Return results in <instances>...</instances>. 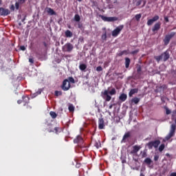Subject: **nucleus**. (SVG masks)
<instances>
[{
  "mask_svg": "<svg viewBox=\"0 0 176 176\" xmlns=\"http://www.w3.org/2000/svg\"><path fill=\"white\" fill-rule=\"evenodd\" d=\"M165 145L164 144H162L159 147L160 152H163L164 151Z\"/></svg>",
  "mask_w": 176,
  "mask_h": 176,
  "instance_id": "32",
  "label": "nucleus"
},
{
  "mask_svg": "<svg viewBox=\"0 0 176 176\" xmlns=\"http://www.w3.org/2000/svg\"><path fill=\"white\" fill-rule=\"evenodd\" d=\"M141 14H138L135 15V19L137 21H140V19H141Z\"/></svg>",
  "mask_w": 176,
  "mask_h": 176,
  "instance_id": "34",
  "label": "nucleus"
},
{
  "mask_svg": "<svg viewBox=\"0 0 176 176\" xmlns=\"http://www.w3.org/2000/svg\"><path fill=\"white\" fill-rule=\"evenodd\" d=\"M119 100L122 101V102L126 101V100H127V95L126 94H122L119 97Z\"/></svg>",
  "mask_w": 176,
  "mask_h": 176,
  "instance_id": "21",
  "label": "nucleus"
},
{
  "mask_svg": "<svg viewBox=\"0 0 176 176\" xmlns=\"http://www.w3.org/2000/svg\"><path fill=\"white\" fill-rule=\"evenodd\" d=\"M68 109H69V112H74V111H75V107H74V104H70L69 105Z\"/></svg>",
  "mask_w": 176,
  "mask_h": 176,
  "instance_id": "28",
  "label": "nucleus"
},
{
  "mask_svg": "<svg viewBox=\"0 0 176 176\" xmlns=\"http://www.w3.org/2000/svg\"><path fill=\"white\" fill-rule=\"evenodd\" d=\"M47 10V12L48 13V14H50L51 16H54L56 15V12H54V9H52L50 8H47L46 9Z\"/></svg>",
  "mask_w": 176,
  "mask_h": 176,
  "instance_id": "20",
  "label": "nucleus"
},
{
  "mask_svg": "<svg viewBox=\"0 0 176 176\" xmlns=\"http://www.w3.org/2000/svg\"><path fill=\"white\" fill-rule=\"evenodd\" d=\"M86 68H87V65H86L85 64H80L79 65V69H80V71H85Z\"/></svg>",
  "mask_w": 176,
  "mask_h": 176,
  "instance_id": "25",
  "label": "nucleus"
},
{
  "mask_svg": "<svg viewBox=\"0 0 176 176\" xmlns=\"http://www.w3.org/2000/svg\"><path fill=\"white\" fill-rule=\"evenodd\" d=\"M154 58L158 63H160L161 60L166 63V61H167V60L170 58V53H168V51H166L163 52L161 55L155 56Z\"/></svg>",
  "mask_w": 176,
  "mask_h": 176,
  "instance_id": "2",
  "label": "nucleus"
},
{
  "mask_svg": "<svg viewBox=\"0 0 176 176\" xmlns=\"http://www.w3.org/2000/svg\"><path fill=\"white\" fill-rule=\"evenodd\" d=\"M19 25H21V23H19Z\"/></svg>",
  "mask_w": 176,
  "mask_h": 176,
  "instance_id": "64",
  "label": "nucleus"
},
{
  "mask_svg": "<svg viewBox=\"0 0 176 176\" xmlns=\"http://www.w3.org/2000/svg\"><path fill=\"white\" fill-rule=\"evenodd\" d=\"M94 146H96V148H97V149H98L99 148L101 147V143L100 142H96L95 144H94Z\"/></svg>",
  "mask_w": 176,
  "mask_h": 176,
  "instance_id": "37",
  "label": "nucleus"
},
{
  "mask_svg": "<svg viewBox=\"0 0 176 176\" xmlns=\"http://www.w3.org/2000/svg\"><path fill=\"white\" fill-rule=\"evenodd\" d=\"M28 109H32V107L31 106H27Z\"/></svg>",
  "mask_w": 176,
  "mask_h": 176,
  "instance_id": "56",
  "label": "nucleus"
},
{
  "mask_svg": "<svg viewBox=\"0 0 176 176\" xmlns=\"http://www.w3.org/2000/svg\"><path fill=\"white\" fill-rule=\"evenodd\" d=\"M123 54H127V50L121 51L118 54V56H119V57H121V56H123Z\"/></svg>",
  "mask_w": 176,
  "mask_h": 176,
  "instance_id": "33",
  "label": "nucleus"
},
{
  "mask_svg": "<svg viewBox=\"0 0 176 176\" xmlns=\"http://www.w3.org/2000/svg\"><path fill=\"white\" fill-rule=\"evenodd\" d=\"M159 145H160V140H159L151 141L146 144L147 148H148V149H152V148H156L159 146Z\"/></svg>",
  "mask_w": 176,
  "mask_h": 176,
  "instance_id": "4",
  "label": "nucleus"
},
{
  "mask_svg": "<svg viewBox=\"0 0 176 176\" xmlns=\"http://www.w3.org/2000/svg\"><path fill=\"white\" fill-rule=\"evenodd\" d=\"M96 71H97V72H101V71H102V67H101V66L97 67Z\"/></svg>",
  "mask_w": 176,
  "mask_h": 176,
  "instance_id": "41",
  "label": "nucleus"
},
{
  "mask_svg": "<svg viewBox=\"0 0 176 176\" xmlns=\"http://www.w3.org/2000/svg\"><path fill=\"white\" fill-rule=\"evenodd\" d=\"M175 130H176L175 124H172L170 126L169 133L165 138V140H166V141H168V140H170V138H172V137H174V135H175Z\"/></svg>",
  "mask_w": 176,
  "mask_h": 176,
  "instance_id": "3",
  "label": "nucleus"
},
{
  "mask_svg": "<svg viewBox=\"0 0 176 176\" xmlns=\"http://www.w3.org/2000/svg\"><path fill=\"white\" fill-rule=\"evenodd\" d=\"M141 3H142V0H138L136 2L135 5H136V6H140V5H141Z\"/></svg>",
  "mask_w": 176,
  "mask_h": 176,
  "instance_id": "42",
  "label": "nucleus"
},
{
  "mask_svg": "<svg viewBox=\"0 0 176 176\" xmlns=\"http://www.w3.org/2000/svg\"><path fill=\"white\" fill-rule=\"evenodd\" d=\"M3 58H2V55H0V69H2L3 68Z\"/></svg>",
  "mask_w": 176,
  "mask_h": 176,
  "instance_id": "26",
  "label": "nucleus"
},
{
  "mask_svg": "<svg viewBox=\"0 0 176 176\" xmlns=\"http://www.w3.org/2000/svg\"><path fill=\"white\" fill-rule=\"evenodd\" d=\"M18 3H20V5H23V3H25V0H18Z\"/></svg>",
  "mask_w": 176,
  "mask_h": 176,
  "instance_id": "44",
  "label": "nucleus"
},
{
  "mask_svg": "<svg viewBox=\"0 0 176 176\" xmlns=\"http://www.w3.org/2000/svg\"><path fill=\"white\" fill-rule=\"evenodd\" d=\"M104 127H105V124H104V118H100L98 119V129L99 130L104 129Z\"/></svg>",
  "mask_w": 176,
  "mask_h": 176,
  "instance_id": "13",
  "label": "nucleus"
},
{
  "mask_svg": "<svg viewBox=\"0 0 176 176\" xmlns=\"http://www.w3.org/2000/svg\"><path fill=\"white\" fill-rule=\"evenodd\" d=\"M140 176H145L144 173H140Z\"/></svg>",
  "mask_w": 176,
  "mask_h": 176,
  "instance_id": "62",
  "label": "nucleus"
},
{
  "mask_svg": "<svg viewBox=\"0 0 176 176\" xmlns=\"http://www.w3.org/2000/svg\"><path fill=\"white\" fill-rule=\"evenodd\" d=\"M50 115L52 118V119H56V118H57V113H56V112L54 111H50Z\"/></svg>",
  "mask_w": 176,
  "mask_h": 176,
  "instance_id": "27",
  "label": "nucleus"
},
{
  "mask_svg": "<svg viewBox=\"0 0 176 176\" xmlns=\"http://www.w3.org/2000/svg\"><path fill=\"white\" fill-rule=\"evenodd\" d=\"M102 98L105 100V101L109 102L112 99V97L111 96H115L116 94V89L112 88L109 91V88L108 89L104 90V92L102 93Z\"/></svg>",
  "mask_w": 176,
  "mask_h": 176,
  "instance_id": "1",
  "label": "nucleus"
},
{
  "mask_svg": "<svg viewBox=\"0 0 176 176\" xmlns=\"http://www.w3.org/2000/svg\"><path fill=\"white\" fill-rule=\"evenodd\" d=\"M124 27V26L123 25H120L118 27H117L114 30L112 31V33H111L112 36H114V38H116V36H118V35L120 34V32L122 31V30H123Z\"/></svg>",
  "mask_w": 176,
  "mask_h": 176,
  "instance_id": "8",
  "label": "nucleus"
},
{
  "mask_svg": "<svg viewBox=\"0 0 176 176\" xmlns=\"http://www.w3.org/2000/svg\"><path fill=\"white\" fill-rule=\"evenodd\" d=\"M160 17L158 15H155V16L153 17L151 19H148L147 21V25H152L155 21H157L159 20Z\"/></svg>",
  "mask_w": 176,
  "mask_h": 176,
  "instance_id": "12",
  "label": "nucleus"
},
{
  "mask_svg": "<svg viewBox=\"0 0 176 176\" xmlns=\"http://www.w3.org/2000/svg\"><path fill=\"white\" fill-rule=\"evenodd\" d=\"M162 26V23L157 22L156 23L153 28H152L153 32H156V31H159L160 30V27Z\"/></svg>",
  "mask_w": 176,
  "mask_h": 176,
  "instance_id": "15",
  "label": "nucleus"
},
{
  "mask_svg": "<svg viewBox=\"0 0 176 176\" xmlns=\"http://www.w3.org/2000/svg\"><path fill=\"white\" fill-rule=\"evenodd\" d=\"M48 131H49V133H53L54 131H53V130H52L50 129H48Z\"/></svg>",
  "mask_w": 176,
  "mask_h": 176,
  "instance_id": "54",
  "label": "nucleus"
},
{
  "mask_svg": "<svg viewBox=\"0 0 176 176\" xmlns=\"http://www.w3.org/2000/svg\"><path fill=\"white\" fill-rule=\"evenodd\" d=\"M164 109L166 110V115H170V113H171V110H169L167 107H165Z\"/></svg>",
  "mask_w": 176,
  "mask_h": 176,
  "instance_id": "36",
  "label": "nucleus"
},
{
  "mask_svg": "<svg viewBox=\"0 0 176 176\" xmlns=\"http://www.w3.org/2000/svg\"><path fill=\"white\" fill-rule=\"evenodd\" d=\"M74 144H78V145H82L83 144V138L80 135H77L76 138L74 140Z\"/></svg>",
  "mask_w": 176,
  "mask_h": 176,
  "instance_id": "11",
  "label": "nucleus"
},
{
  "mask_svg": "<svg viewBox=\"0 0 176 176\" xmlns=\"http://www.w3.org/2000/svg\"><path fill=\"white\" fill-rule=\"evenodd\" d=\"M170 176H176V173H172L170 174Z\"/></svg>",
  "mask_w": 176,
  "mask_h": 176,
  "instance_id": "52",
  "label": "nucleus"
},
{
  "mask_svg": "<svg viewBox=\"0 0 176 176\" xmlns=\"http://www.w3.org/2000/svg\"><path fill=\"white\" fill-rule=\"evenodd\" d=\"M25 49H26L25 46H24V45H22L20 47V50H22L23 52H24L25 50Z\"/></svg>",
  "mask_w": 176,
  "mask_h": 176,
  "instance_id": "47",
  "label": "nucleus"
},
{
  "mask_svg": "<svg viewBox=\"0 0 176 176\" xmlns=\"http://www.w3.org/2000/svg\"><path fill=\"white\" fill-rule=\"evenodd\" d=\"M99 17L103 20V21H108V22H111V21H118V17L116 16H104L103 15H99Z\"/></svg>",
  "mask_w": 176,
  "mask_h": 176,
  "instance_id": "9",
  "label": "nucleus"
},
{
  "mask_svg": "<svg viewBox=\"0 0 176 176\" xmlns=\"http://www.w3.org/2000/svg\"><path fill=\"white\" fill-rule=\"evenodd\" d=\"M132 102H133L134 104H138V102H140V98L135 97V98H133L132 100H131Z\"/></svg>",
  "mask_w": 176,
  "mask_h": 176,
  "instance_id": "29",
  "label": "nucleus"
},
{
  "mask_svg": "<svg viewBox=\"0 0 176 176\" xmlns=\"http://www.w3.org/2000/svg\"><path fill=\"white\" fill-rule=\"evenodd\" d=\"M130 63H131V60L129 58H125V68H129L130 67Z\"/></svg>",
  "mask_w": 176,
  "mask_h": 176,
  "instance_id": "22",
  "label": "nucleus"
},
{
  "mask_svg": "<svg viewBox=\"0 0 176 176\" xmlns=\"http://www.w3.org/2000/svg\"><path fill=\"white\" fill-rule=\"evenodd\" d=\"M166 156H167V157H170V155L169 153H166Z\"/></svg>",
  "mask_w": 176,
  "mask_h": 176,
  "instance_id": "60",
  "label": "nucleus"
},
{
  "mask_svg": "<svg viewBox=\"0 0 176 176\" xmlns=\"http://www.w3.org/2000/svg\"><path fill=\"white\" fill-rule=\"evenodd\" d=\"M29 63H30L31 64H34V59L32 58H30Z\"/></svg>",
  "mask_w": 176,
  "mask_h": 176,
  "instance_id": "48",
  "label": "nucleus"
},
{
  "mask_svg": "<svg viewBox=\"0 0 176 176\" xmlns=\"http://www.w3.org/2000/svg\"><path fill=\"white\" fill-rule=\"evenodd\" d=\"M62 50L63 52H67V53H71V52L74 50V45H72L71 43H67L62 47Z\"/></svg>",
  "mask_w": 176,
  "mask_h": 176,
  "instance_id": "5",
  "label": "nucleus"
},
{
  "mask_svg": "<svg viewBox=\"0 0 176 176\" xmlns=\"http://www.w3.org/2000/svg\"><path fill=\"white\" fill-rule=\"evenodd\" d=\"M141 71H142L141 65H138L137 67V72H138V74H141Z\"/></svg>",
  "mask_w": 176,
  "mask_h": 176,
  "instance_id": "38",
  "label": "nucleus"
},
{
  "mask_svg": "<svg viewBox=\"0 0 176 176\" xmlns=\"http://www.w3.org/2000/svg\"><path fill=\"white\" fill-rule=\"evenodd\" d=\"M146 4V1H144L143 6H144Z\"/></svg>",
  "mask_w": 176,
  "mask_h": 176,
  "instance_id": "61",
  "label": "nucleus"
},
{
  "mask_svg": "<svg viewBox=\"0 0 176 176\" xmlns=\"http://www.w3.org/2000/svg\"><path fill=\"white\" fill-rule=\"evenodd\" d=\"M138 52H140V50H135L131 52V54H137V53H138Z\"/></svg>",
  "mask_w": 176,
  "mask_h": 176,
  "instance_id": "45",
  "label": "nucleus"
},
{
  "mask_svg": "<svg viewBox=\"0 0 176 176\" xmlns=\"http://www.w3.org/2000/svg\"><path fill=\"white\" fill-rule=\"evenodd\" d=\"M167 89V85H162L158 87H156L155 91L160 92V91H164V90Z\"/></svg>",
  "mask_w": 176,
  "mask_h": 176,
  "instance_id": "14",
  "label": "nucleus"
},
{
  "mask_svg": "<svg viewBox=\"0 0 176 176\" xmlns=\"http://www.w3.org/2000/svg\"><path fill=\"white\" fill-rule=\"evenodd\" d=\"M144 163L147 164L148 166H151V164L152 163V160L151 158L147 157L144 160Z\"/></svg>",
  "mask_w": 176,
  "mask_h": 176,
  "instance_id": "24",
  "label": "nucleus"
},
{
  "mask_svg": "<svg viewBox=\"0 0 176 176\" xmlns=\"http://www.w3.org/2000/svg\"><path fill=\"white\" fill-rule=\"evenodd\" d=\"M61 89L63 91H68L69 89H71V84L68 81V79H65L61 85Z\"/></svg>",
  "mask_w": 176,
  "mask_h": 176,
  "instance_id": "7",
  "label": "nucleus"
},
{
  "mask_svg": "<svg viewBox=\"0 0 176 176\" xmlns=\"http://www.w3.org/2000/svg\"><path fill=\"white\" fill-rule=\"evenodd\" d=\"M22 23H24L25 21V16L21 20Z\"/></svg>",
  "mask_w": 176,
  "mask_h": 176,
  "instance_id": "57",
  "label": "nucleus"
},
{
  "mask_svg": "<svg viewBox=\"0 0 176 176\" xmlns=\"http://www.w3.org/2000/svg\"><path fill=\"white\" fill-rule=\"evenodd\" d=\"M138 93V88H135V89H131V91L129 93V96L130 97H133V94H135Z\"/></svg>",
  "mask_w": 176,
  "mask_h": 176,
  "instance_id": "18",
  "label": "nucleus"
},
{
  "mask_svg": "<svg viewBox=\"0 0 176 176\" xmlns=\"http://www.w3.org/2000/svg\"><path fill=\"white\" fill-rule=\"evenodd\" d=\"M2 3V0H0V5Z\"/></svg>",
  "mask_w": 176,
  "mask_h": 176,
  "instance_id": "63",
  "label": "nucleus"
},
{
  "mask_svg": "<svg viewBox=\"0 0 176 176\" xmlns=\"http://www.w3.org/2000/svg\"><path fill=\"white\" fill-rule=\"evenodd\" d=\"M113 107V104H110L109 105V109H112Z\"/></svg>",
  "mask_w": 176,
  "mask_h": 176,
  "instance_id": "55",
  "label": "nucleus"
},
{
  "mask_svg": "<svg viewBox=\"0 0 176 176\" xmlns=\"http://www.w3.org/2000/svg\"><path fill=\"white\" fill-rule=\"evenodd\" d=\"M133 149L130 153L131 155H134L140 151V149H141V146L137 145L133 146Z\"/></svg>",
  "mask_w": 176,
  "mask_h": 176,
  "instance_id": "16",
  "label": "nucleus"
},
{
  "mask_svg": "<svg viewBox=\"0 0 176 176\" xmlns=\"http://www.w3.org/2000/svg\"><path fill=\"white\" fill-rule=\"evenodd\" d=\"M102 39L103 41H107V32H105L104 34H103L102 35Z\"/></svg>",
  "mask_w": 176,
  "mask_h": 176,
  "instance_id": "40",
  "label": "nucleus"
},
{
  "mask_svg": "<svg viewBox=\"0 0 176 176\" xmlns=\"http://www.w3.org/2000/svg\"><path fill=\"white\" fill-rule=\"evenodd\" d=\"M55 96H63V92L61 91H55Z\"/></svg>",
  "mask_w": 176,
  "mask_h": 176,
  "instance_id": "35",
  "label": "nucleus"
},
{
  "mask_svg": "<svg viewBox=\"0 0 176 176\" xmlns=\"http://www.w3.org/2000/svg\"><path fill=\"white\" fill-rule=\"evenodd\" d=\"M65 35L66 36V38H72V33L70 30H66L65 32Z\"/></svg>",
  "mask_w": 176,
  "mask_h": 176,
  "instance_id": "23",
  "label": "nucleus"
},
{
  "mask_svg": "<svg viewBox=\"0 0 176 176\" xmlns=\"http://www.w3.org/2000/svg\"><path fill=\"white\" fill-rule=\"evenodd\" d=\"M67 80L69 83H75V79H74V77H69Z\"/></svg>",
  "mask_w": 176,
  "mask_h": 176,
  "instance_id": "31",
  "label": "nucleus"
},
{
  "mask_svg": "<svg viewBox=\"0 0 176 176\" xmlns=\"http://www.w3.org/2000/svg\"><path fill=\"white\" fill-rule=\"evenodd\" d=\"M175 32H172L170 34H166L164 39V44L168 45V43H170V41L171 40L172 38H174V36H175Z\"/></svg>",
  "mask_w": 176,
  "mask_h": 176,
  "instance_id": "6",
  "label": "nucleus"
},
{
  "mask_svg": "<svg viewBox=\"0 0 176 176\" xmlns=\"http://www.w3.org/2000/svg\"><path fill=\"white\" fill-rule=\"evenodd\" d=\"M154 160H155V162H157L159 160V155H155Z\"/></svg>",
  "mask_w": 176,
  "mask_h": 176,
  "instance_id": "46",
  "label": "nucleus"
},
{
  "mask_svg": "<svg viewBox=\"0 0 176 176\" xmlns=\"http://www.w3.org/2000/svg\"><path fill=\"white\" fill-rule=\"evenodd\" d=\"M22 98H23L22 102H24V104H23L24 107H25V105H27V104L30 103V97L23 96Z\"/></svg>",
  "mask_w": 176,
  "mask_h": 176,
  "instance_id": "17",
  "label": "nucleus"
},
{
  "mask_svg": "<svg viewBox=\"0 0 176 176\" xmlns=\"http://www.w3.org/2000/svg\"><path fill=\"white\" fill-rule=\"evenodd\" d=\"M127 138H130V132H127L124 135L122 140H121L122 144H123V142H126V140Z\"/></svg>",
  "mask_w": 176,
  "mask_h": 176,
  "instance_id": "19",
  "label": "nucleus"
},
{
  "mask_svg": "<svg viewBox=\"0 0 176 176\" xmlns=\"http://www.w3.org/2000/svg\"><path fill=\"white\" fill-rule=\"evenodd\" d=\"M10 14V10L9 9L0 8V16H8Z\"/></svg>",
  "mask_w": 176,
  "mask_h": 176,
  "instance_id": "10",
  "label": "nucleus"
},
{
  "mask_svg": "<svg viewBox=\"0 0 176 176\" xmlns=\"http://www.w3.org/2000/svg\"><path fill=\"white\" fill-rule=\"evenodd\" d=\"M58 127H55L54 128V131H55V133L57 134V133H58Z\"/></svg>",
  "mask_w": 176,
  "mask_h": 176,
  "instance_id": "50",
  "label": "nucleus"
},
{
  "mask_svg": "<svg viewBox=\"0 0 176 176\" xmlns=\"http://www.w3.org/2000/svg\"><path fill=\"white\" fill-rule=\"evenodd\" d=\"M17 102H18V104H21V102H23V100H19L17 101Z\"/></svg>",
  "mask_w": 176,
  "mask_h": 176,
  "instance_id": "53",
  "label": "nucleus"
},
{
  "mask_svg": "<svg viewBox=\"0 0 176 176\" xmlns=\"http://www.w3.org/2000/svg\"><path fill=\"white\" fill-rule=\"evenodd\" d=\"M74 20L77 22L79 23V21H80V16H79V14H76L74 16Z\"/></svg>",
  "mask_w": 176,
  "mask_h": 176,
  "instance_id": "30",
  "label": "nucleus"
},
{
  "mask_svg": "<svg viewBox=\"0 0 176 176\" xmlns=\"http://www.w3.org/2000/svg\"><path fill=\"white\" fill-rule=\"evenodd\" d=\"M19 8H20V3L16 2L15 3V9H16V10H19Z\"/></svg>",
  "mask_w": 176,
  "mask_h": 176,
  "instance_id": "39",
  "label": "nucleus"
},
{
  "mask_svg": "<svg viewBox=\"0 0 176 176\" xmlns=\"http://www.w3.org/2000/svg\"><path fill=\"white\" fill-rule=\"evenodd\" d=\"M41 93H42V91H38L36 92V94H41Z\"/></svg>",
  "mask_w": 176,
  "mask_h": 176,
  "instance_id": "58",
  "label": "nucleus"
},
{
  "mask_svg": "<svg viewBox=\"0 0 176 176\" xmlns=\"http://www.w3.org/2000/svg\"><path fill=\"white\" fill-rule=\"evenodd\" d=\"M78 28H82V24L80 23L78 24Z\"/></svg>",
  "mask_w": 176,
  "mask_h": 176,
  "instance_id": "59",
  "label": "nucleus"
},
{
  "mask_svg": "<svg viewBox=\"0 0 176 176\" xmlns=\"http://www.w3.org/2000/svg\"><path fill=\"white\" fill-rule=\"evenodd\" d=\"M10 9H11V10L14 11V6L12 5L11 7H10Z\"/></svg>",
  "mask_w": 176,
  "mask_h": 176,
  "instance_id": "51",
  "label": "nucleus"
},
{
  "mask_svg": "<svg viewBox=\"0 0 176 176\" xmlns=\"http://www.w3.org/2000/svg\"><path fill=\"white\" fill-rule=\"evenodd\" d=\"M164 21H166V23H168V21H170L168 20V16H164Z\"/></svg>",
  "mask_w": 176,
  "mask_h": 176,
  "instance_id": "49",
  "label": "nucleus"
},
{
  "mask_svg": "<svg viewBox=\"0 0 176 176\" xmlns=\"http://www.w3.org/2000/svg\"><path fill=\"white\" fill-rule=\"evenodd\" d=\"M121 160H122V164L126 163V157L122 156V157H121Z\"/></svg>",
  "mask_w": 176,
  "mask_h": 176,
  "instance_id": "43",
  "label": "nucleus"
}]
</instances>
